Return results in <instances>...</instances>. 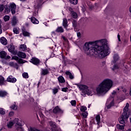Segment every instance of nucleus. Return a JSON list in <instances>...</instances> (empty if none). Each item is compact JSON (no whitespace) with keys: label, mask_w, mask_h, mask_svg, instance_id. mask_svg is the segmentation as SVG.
<instances>
[{"label":"nucleus","mask_w":131,"mask_h":131,"mask_svg":"<svg viewBox=\"0 0 131 131\" xmlns=\"http://www.w3.org/2000/svg\"><path fill=\"white\" fill-rule=\"evenodd\" d=\"M83 50L88 56L97 55L102 58L109 55V46L106 39H102L95 42H86L84 45Z\"/></svg>","instance_id":"nucleus-1"},{"label":"nucleus","mask_w":131,"mask_h":131,"mask_svg":"<svg viewBox=\"0 0 131 131\" xmlns=\"http://www.w3.org/2000/svg\"><path fill=\"white\" fill-rule=\"evenodd\" d=\"M113 86V81L110 79H104L102 81L96 88L95 90L93 89H89V87L85 92H83L82 96H93V95H97V96H105L107 93L111 90Z\"/></svg>","instance_id":"nucleus-2"},{"label":"nucleus","mask_w":131,"mask_h":131,"mask_svg":"<svg viewBox=\"0 0 131 131\" xmlns=\"http://www.w3.org/2000/svg\"><path fill=\"white\" fill-rule=\"evenodd\" d=\"M129 106V104L128 103H127L123 109L124 112L122 113V115L121 116V117L119 119V121L120 123H121V124H123V123H124V122H125V120L128 119V116L127 115V111H128Z\"/></svg>","instance_id":"nucleus-3"},{"label":"nucleus","mask_w":131,"mask_h":131,"mask_svg":"<svg viewBox=\"0 0 131 131\" xmlns=\"http://www.w3.org/2000/svg\"><path fill=\"white\" fill-rule=\"evenodd\" d=\"M15 124V127L17 129H22L21 123H19V119H15L13 121H10L7 123V127L8 128H12V126Z\"/></svg>","instance_id":"nucleus-4"},{"label":"nucleus","mask_w":131,"mask_h":131,"mask_svg":"<svg viewBox=\"0 0 131 131\" xmlns=\"http://www.w3.org/2000/svg\"><path fill=\"white\" fill-rule=\"evenodd\" d=\"M16 4L15 3H11L9 5V7H6L5 8V12L7 13H10L11 11V13L13 15L16 13Z\"/></svg>","instance_id":"nucleus-5"},{"label":"nucleus","mask_w":131,"mask_h":131,"mask_svg":"<svg viewBox=\"0 0 131 131\" xmlns=\"http://www.w3.org/2000/svg\"><path fill=\"white\" fill-rule=\"evenodd\" d=\"M114 96H111L109 97V98L107 99V102L109 103L110 102V103L107 106L106 108L107 109H110L112 106H114Z\"/></svg>","instance_id":"nucleus-6"},{"label":"nucleus","mask_w":131,"mask_h":131,"mask_svg":"<svg viewBox=\"0 0 131 131\" xmlns=\"http://www.w3.org/2000/svg\"><path fill=\"white\" fill-rule=\"evenodd\" d=\"M77 88L79 89L80 91H82L81 95L82 96L83 92H86V90L89 89V86L83 84H76Z\"/></svg>","instance_id":"nucleus-7"},{"label":"nucleus","mask_w":131,"mask_h":131,"mask_svg":"<svg viewBox=\"0 0 131 131\" xmlns=\"http://www.w3.org/2000/svg\"><path fill=\"white\" fill-rule=\"evenodd\" d=\"M12 60H15V61H17L19 64H24L25 62H26L25 60L19 58L17 56H14L12 57Z\"/></svg>","instance_id":"nucleus-8"},{"label":"nucleus","mask_w":131,"mask_h":131,"mask_svg":"<svg viewBox=\"0 0 131 131\" xmlns=\"http://www.w3.org/2000/svg\"><path fill=\"white\" fill-rule=\"evenodd\" d=\"M30 62L34 65H38L39 64V59L35 57H33L31 59Z\"/></svg>","instance_id":"nucleus-9"},{"label":"nucleus","mask_w":131,"mask_h":131,"mask_svg":"<svg viewBox=\"0 0 131 131\" xmlns=\"http://www.w3.org/2000/svg\"><path fill=\"white\" fill-rule=\"evenodd\" d=\"M17 23H18V19H17V17L16 16H13L11 18V25L12 26H15V25H17Z\"/></svg>","instance_id":"nucleus-10"},{"label":"nucleus","mask_w":131,"mask_h":131,"mask_svg":"<svg viewBox=\"0 0 131 131\" xmlns=\"http://www.w3.org/2000/svg\"><path fill=\"white\" fill-rule=\"evenodd\" d=\"M7 81H8V82H12L13 83H15V82L17 81V79H16L14 77H13L12 76H9L7 78Z\"/></svg>","instance_id":"nucleus-11"},{"label":"nucleus","mask_w":131,"mask_h":131,"mask_svg":"<svg viewBox=\"0 0 131 131\" xmlns=\"http://www.w3.org/2000/svg\"><path fill=\"white\" fill-rule=\"evenodd\" d=\"M62 25L64 28L67 30V28L68 27V21L67 20V18H64L63 19Z\"/></svg>","instance_id":"nucleus-12"},{"label":"nucleus","mask_w":131,"mask_h":131,"mask_svg":"<svg viewBox=\"0 0 131 131\" xmlns=\"http://www.w3.org/2000/svg\"><path fill=\"white\" fill-rule=\"evenodd\" d=\"M0 41L1 43L4 46H7V45H8V40L4 37L1 38Z\"/></svg>","instance_id":"nucleus-13"},{"label":"nucleus","mask_w":131,"mask_h":131,"mask_svg":"<svg viewBox=\"0 0 131 131\" xmlns=\"http://www.w3.org/2000/svg\"><path fill=\"white\" fill-rule=\"evenodd\" d=\"M53 113H63V111H62L58 106L55 107L53 109Z\"/></svg>","instance_id":"nucleus-14"},{"label":"nucleus","mask_w":131,"mask_h":131,"mask_svg":"<svg viewBox=\"0 0 131 131\" xmlns=\"http://www.w3.org/2000/svg\"><path fill=\"white\" fill-rule=\"evenodd\" d=\"M17 55L19 58H22L23 59H25V58H26V54L24 52H19Z\"/></svg>","instance_id":"nucleus-15"},{"label":"nucleus","mask_w":131,"mask_h":131,"mask_svg":"<svg viewBox=\"0 0 131 131\" xmlns=\"http://www.w3.org/2000/svg\"><path fill=\"white\" fill-rule=\"evenodd\" d=\"M9 65L11 67H13V68H16L17 69L19 68V66H18V64L17 63H14V62H9Z\"/></svg>","instance_id":"nucleus-16"},{"label":"nucleus","mask_w":131,"mask_h":131,"mask_svg":"<svg viewBox=\"0 0 131 131\" xmlns=\"http://www.w3.org/2000/svg\"><path fill=\"white\" fill-rule=\"evenodd\" d=\"M7 56V52L5 51H1L0 52V58L4 59V58H6Z\"/></svg>","instance_id":"nucleus-17"},{"label":"nucleus","mask_w":131,"mask_h":131,"mask_svg":"<svg viewBox=\"0 0 131 131\" xmlns=\"http://www.w3.org/2000/svg\"><path fill=\"white\" fill-rule=\"evenodd\" d=\"M113 58H114V60L113 61V62L114 63H116V61L119 60V56L117 54H114Z\"/></svg>","instance_id":"nucleus-18"},{"label":"nucleus","mask_w":131,"mask_h":131,"mask_svg":"<svg viewBox=\"0 0 131 131\" xmlns=\"http://www.w3.org/2000/svg\"><path fill=\"white\" fill-rule=\"evenodd\" d=\"M58 80L60 83H64L65 82V79L62 76H60L58 77Z\"/></svg>","instance_id":"nucleus-19"},{"label":"nucleus","mask_w":131,"mask_h":131,"mask_svg":"<svg viewBox=\"0 0 131 131\" xmlns=\"http://www.w3.org/2000/svg\"><path fill=\"white\" fill-rule=\"evenodd\" d=\"M31 21L33 24H38L39 21L35 17L31 18Z\"/></svg>","instance_id":"nucleus-20"},{"label":"nucleus","mask_w":131,"mask_h":131,"mask_svg":"<svg viewBox=\"0 0 131 131\" xmlns=\"http://www.w3.org/2000/svg\"><path fill=\"white\" fill-rule=\"evenodd\" d=\"M56 32H58L59 33H62L64 32V29L62 27H58L56 30Z\"/></svg>","instance_id":"nucleus-21"},{"label":"nucleus","mask_w":131,"mask_h":131,"mask_svg":"<svg viewBox=\"0 0 131 131\" xmlns=\"http://www.w3.org/2000/svg\"><path fill=\"white\" fill-rule=\"evenodd\" d=\"M50 72H49V70L48 69H42L41 74L42 75H47V74H49Z\"/></svg>","instance_id":"nucleus-22"},{"label":"nucleus","mask_w":131,"mask_h":131,"mask_svg":"<svg viewBox=\"0 0 131 131\" xmlns=\"http://www.w3.org/2000/svg\"><path fill=\"white\" fill-rule=\"evenodd\" d=\"M8 51L10 53H14V51H15V47L14 46L10 45V47L8 48Z\"/></svg>","instance_id":"nucleus-23"},{"label":"nucleus","mask_w":131,"mask_h":131,"mask_svg":"<svg viewBox=\"0 0 131 131\" xmlns=\"http://www.w3.org/2000/svg\"><path fill=\"white\" fill-rule=\"evenodd\" d=\"M7 96V92L6 91H0V97H5Z\"/></svg>","instance_id":"nucleus-24"},{"label":"nucleus","mask_w":131,"mask_h":131,"mask_svg":"<svg viewBox=\"0 0 131 131\" xmlns=\"http://www.w3.org/2000/svg\"><path fill=\"white\" fill-rule=\"evenodd\" d=\"M96 120L97 122V124H99L100 121L101 120V117H100V115H98L96 117Z\"/></svg>","instance_id":"nucleus-25"},{"label":"nucleus","mask_w":131,"mask_h":131,"mask_svg":"<svg viewBox=\"0 0 131 131\" xmlns=\"http://www.w3.org/2000/svg\"><path fill=\"white\" fill-rule=\"evenodd\" d=\"M81 115L84 117V118H86L88 117V115L89 114L86 112H83V113H81Z\"/></svg>","instance_id":"nucleus-26"},{"label":"nucleus","mask_w":131,"mask_h":131,"mask_svg":"<svg viewBox=\"0 0 131 131\" xmlns=\"http://www.w3.org/2000/svg\"><path fill=\"white\" fill-rule=\"evenodd\" d=\"M23 34L24 36H29L30 35V33L26 31H23Z\"/></svg>","instance_id":"nucleus-27"},{"label":"nucleus","mask_w":131,"mask_h":131,"mask_svg":"<svg viewBox=\"0 0 131 131\" xmlns=\"http://www.w3.org/2000/svg\"><path fill=\"white\" fill-rule=\"evenodd\" d=\"M13 32H14V33H15V34H19V28H14L13 29Z\"/></svg>","instance_id":"nucleus-28"},{"label":"nucleus","mask_w":131,"mask_h":131,"mask_svg":"<svg viewBox=\"0 0 131 131\" xmlns=\"http://www.w3.org/2000/svg\"><path fill=\"white\" fill-rule=\"evenodd\" d=\"M117 128L118 129H124V126H123V125L117 124Z\"/></svg>","instance_id":"nucleus-29"},{"label":"nucleus","mask_w":131,"mask_h":131,"mask_svg":"<svg viewBox=\"0 0 131 131\" xmlns=\"http://www.w3.org/2000/svg\"><path fill=\"white\" fill-rule=\"evenodd\" d=\"M0 114L1 115H5L6 114V110L3 108H0Z\"/></svg>","instance_id":"nucleus-30"},{"label":"nucleus","mask_w":131,"mask_h":131,"mask_svg":"<svg viewBox=\"0 0 131 131\" xmlns=\"http://www.w3.org/2000/svg\"><path fill=\"white\" fill-rule=\"evenodd\" d=\"M20 49L21 50V51H25V50H26L27 49V47H26V45L23 44L21 45H20Z\"/></svg>","instance_id":"nucleus-31"},{"label":"nucleus","mask_w":131,"mask_h":131,"mask_svg":"<svg viewBox=\"0 0 131 131\" xmlns=\"http://www.w3.org/2000/svg\"><path fill=\"white\" fill-rule=\"evenodd\" d=\"M80 110L81 113H82L83 112H85V111L86 110V107L82 106H81Z\"/></svg>","instance_id":"nucleus-32"},{"label":"nucleus","mask_w":131,"mask_h":131,"mask_svg":"<svg viewBox=\"0 0 131 131\" xmlns=\"http://www.w3.org/2000/svg\"><path fill=\"white\" fill-rule=\"evenodd\" d=\"M49 124L51 126H52V127H54V128L56 127V123L53 121L50 122Z\"/></svg>","instance_id":"nucleus-33"},{"label":"nucleus","mask_w":131,"mask_h":131,"mask_svg":"<svg viewBox=\"0 0 131 131\" xmlns=\"http://www.w3.org/2000/svg\"><path fill=\"white\" fill-rule=\"evenodd\" d=\"M4 21H5V22L9 21V20H10V16H9V15L5 16L4 17Z\"/></svg>","instance_id":"nucleus-34"},{"label":"nucleus","mask_w":131,"mask_h":131,"mask_svg":"<svg viewBox=\"0 0 131 131\" xmlns=\"http://www.w3.org/2000/svg\"><path fill=\"white\" fill-rule=\"evenodd\" d=\"M71 4L72 5H77L78 1L77 0H69Z\"/></svg>","instance_id":"nucleus-35"},{"label":"nucleus","mask_w":131,"mask_h":131,"mask_svg":"<svg viewBox=\"0 0 131 131\" xmlns=\"http://www.w3.org/2000/svg\"><path fill=\"white\" fill-rule=\"evenodd\" d=\"M5 10V5L0 4V12H3Z\"/></svg>","instance_id":"nucleus-36"},{"label":"nucleus","mask_w":131,"mask_h":131,"mask_svg":"<svg viewBox=\"0 0 131 131\" xmlns=\"http://www.w3.org/2000/svg\"><path fill=\"white\" fill-rule=\"evenodd\" d=\"M5 81V79L3 76H0V84H3Z\"/></svg>","instance_id":"nucleus-37"},{"label":"nucleus","mask_w":131,"mask_h":131,"mask_svg":"<svg viewBox=\"0 0 131 131\" xmlns=\"http://www.w3.org/2000/svg\"><path fill=\"white\" fill-rule=\"evenodd\" d=\"M52 91H53V93L54 94V95H56V94H57V93H58V89L55 88L52 89Z\"/></svg>","instance_id":"nucleus-38"},{"label":"nucleus","mask_w":131,"mask_h":131,"mask_svg":"<svg viewBox=\"0 0 131 131\" xmlns=\"http://www.w3.org/2000/svg\"><path fill=\"white\" fill-rule=\"evenodd\" d=\"M72 24L73 27H76V26H77V21L75 20H73L72 21Z\"/></svg>","instance_id":"nucleus-39"},{"label":"nucleus","mask_w":131,"mask_h":131,"mask_svg":"<svg viewBox=\"0 0 131 131\" xmlns=\"http://www.w3.org/2000/svg\"><path fill=\"white\" fill-rule=\"evenodd\" d=\"M71 14L72 17H73L75 19H76V18H77V13H76V12H74Z\"/></svg>","instance_id":"nucleus-40"},{"label":"nucleus","mask_w":131,"mask_h":131,"mask_svg":"<svg viewBox=\"0 0 131 131\" xmlns=\"http://www.w3.org/2000/svg\"><path fill=\"white\" fill-rule=\"evenodd\" d=\"M23 77H24V78H28V77H29L28 73H24L23 74Z\"/></svg>","instance_id":"nucleus-41"},{"label":"nucleus","mask_w":131,"mask_h":131,"mask_svg":"<svg viewBox=\"0 0 131 131\" xmlns=\"http://www.w3.org/2000/svg\"><path fill=\"white\" fill-rule=\"evenodd\" d=\"M71 104L72 106H76V101H75V100H72L71 101Z\"/></svg>","instance_id":"nucleus-42"},{"label":"nucleus","mask_w":131,"mask_h":131,"mask_svg":"<svg viewBox=\"0 0 131 131\" xmlns=\"http://www.w3.org/2000/svg\"><path fill=\"white\" fill-rule=\"evenodd\" d=\"M118 68H119V67L117 64H115L112 69V70L114 71L116 69H118Z\"/></svg>","instance_id":"nucleus-43"},{"label":"nucleus","mask_w":131,"mask_h":131,"mask_svg":"<svg viewBox=\"0 0 131 131\" xmlns=\"http://www.w3.org/2000/svg\"><path fill=\"white\" fill-rule=\"evenodd\" d=\"M10 108H11V109H13V110H17V105H16L15 104H13L10 107Z\"/></svg>","instance_id":"nucleus-44"},{"label":"nucleus","mask_w":131,"mask_h":131,"mask_svg":"<svg viewBox=\"0 0 131 131\" xmlns=\"http://www.w3.org/2000/svg\"><path fill=\"white\" fill-rule=\"evenodd\" d=\"M66 74L67 75H69V77H70L71 75H72V74H71V73H70V72H69V71H67V72H66Z\"/></svg>","instance_id":"nucleus-45"},{"label":"nucleus","mask_w":131,"mask_h":131,"mask_svg":"<svg viewBox=\"0 0 131 131\" xmlns=\"http://www.w3.org/2000/svg\"><path fill=\"white\" fill-rule=\"evenodd\" d=\"M121 91V89L120 88H117V89L115 90V91L117 93H119Z\"/></svg>","instance_id":"nucleus-46"},{"label":"nucleus","mask_w":131,"mask_h":131,"mask_svg":"<svg viewBox=\"0 0 131 131\" xmlns=\"http://www.w3.org/2000/svg\"><path fill=\"white\" fill-rule=\"evenodd\" d=\"M67 90H68V88H63L62 89V91L64 92L65 93H66V92H67Z\"/></svg>","instance_id":"nucleus-47"},{"label":"nucleus","mask_w":131,"mask_h":131,"mask_svg":"<svg viewBox=\"0 0 131 131\" xmlns=\"http://www.w3.org/2000/svg\"><path fill=\"white\" fill-rule=\"evenodd\" d=\"M69 10L70 11V12H71V14H72V13H73L74 12L73 11V9L71 7L69 8Z\"/></svg>","instance_id":"nucleus-48"},{"label":"nucleus","mask_w":131,"mask_h":131,"mask_svg":"<svg viewBox=\"0 0 131 131\" xmlns=\"http://www.w3.org/2000/svg\"><path fill=\"white\" fill-rule=\"evenodd\" d=\"M13 115H14V112H10L9 113V116H13Z\"/></svg>","instance_id":"nucleus-49"},{"label":"nucleus","mask_w":131,"mask_h":131,"mask_svg":"<svg viewBox=\"0 0 131 131\" xmlns=\"http://www.w3.org/2000/svg\"><path fill=\"white\" fill-rule=\"evenodd\" d=\"M116 94H117V93L116 91L115 90V91H113V92L112 93V95H113V96H115V95H116Z\"/></svg>","instance_id":"nucleus-50"},{"label":"nucleus","mask_w":131,"mask_h":131,"mask_svg":"<svg viewBox=\"0 0 131 131\" xmlns=\"http://www.w3.org/2000/svg\"><path fill=\"white\" fill-rule=\"evenodd\" d=\"M117 38H118V39L119 41H121V40H120V35H119V34H118Z\"/></svg>","instance_id":"nucleus-51"},{"label":"nucleus","mask_w":131,"mask_h":131,"mask_svg":"<svg viewBox=\"0 0 131 131\" xmlns=\"http://www.w3.org/2000/svg\"><path fill=\"white\" fill-rule=\"evenodd\" d=\"M69 78H70V79H73L74 78V77L73 76V75H71Z\"/></svg>","instance_id":"nucleus-52"},{"label":"nucleus","mask_w":131,"mask_h":131,"mask_svg":"<svg viewBox=\"0 0 131 131\" xmlns=\"http://www.w3.org/2000/svg\"><path fill=\"white\" fill-rule=\"evenodd\" d=\"M126 89L124 88L123 89L122 91L123 92V93H126Z\"/></svg>","instance_id":"nucleus-53"},{"label":"nucleus","mask_w":131,"mask_h":131,"mask_svg":"<svg viewBox=\"0 0 131 131\" xmlns=\"http://www.w3.org/2000/svg\"><path fill=\"white\" fill-rule=\"evenodd\" d=\"M77 35L78 37H80V33L79 32L77 33Z\"/></svg>","instance_id":"nucleus-54"},{"label":"nucleus","mask_w":131,"mask_h":131,"mask_svg":"<svg viewBox=\"0 0 131 131\" xmlns=\"http://www.w3.org/2000/svg\"><path fill=\"white\" fill-rule=\"evenodd\" d=\"M40 117L43 118V115L42 114H40Z\"/></svg>","instance_id":"nucleus-55"},{"label":"nucleus","mask_w":131,"mask_h":131,"mask_svg":"<svg viewBox=\"0 0 131 131\" xmlns=\"http://www.w3.org/2000/svg\"><path fill=\"white\" fill-rule=\"evenodd\" d=\"M33 16H36L37 15V12H34L33 13Z\"/></svg>","instance_id":"nucleus-56"},{"label":"nucleus","mask_w":131,"mask_h":131,"mask_svg":"<svg viewBox=\"0 0 131 131\" xmlns=\"http://www.w3.org/2000/svg\"><path fill=\"white\" fill-rule=\"evenodd\" d=\"M11 58V56H6V59H10Z\"/></svg>","instance_id":"nucleus-57"},{"label":"nucleus","mask_w":131,"mask_h":131,"mask_svg":"<svg viewBox=\"0 0 131 131\" xmlns=\"http://www.w3.org/2000/svg\"><path fill=\"white\" fill-rule=\"evenodd\" d=\"M52 130L53 131H58V129H57V128H52Z\"/></svg>","instance_id":"nucleus-58"},{"label":"nucleus","mask_w":131,"mask_h":131,"mask_svg":"<svg viewBox=\"0 0 131 131\" xmlns=\"http://www.w3.org/2000/svg\"><path fill=\"white\" fill-rule=\"evenodd\" d=\"M63 39H64L65 41L67 40V39L64 36L62 37Z\"/></svg>","instance_id":"nucleus-59"},{"label":"nucleus","mask_w":131,"mask_h":131,"mask_svg":"<svg viewBox=\"0 0 131 131\" xmlns=\"http://www.w3.org/2000/svg\"><path fill=\"white\" fill-rule=\"evenodd\" d=\"M2 33H3V30L0 29V34H2Z\"/></svg>","instance_id":"nucleus-60"},{"label":"nucleus","mask_w":131,"mask_h":131,"mask_svg":"<svg viewBox=\"0 0 131 131\" xmlns=\"http://www.w3.org/2000/svg\"><path fill=\"white\" fill-rule=\"evenodd\" d=\"M20 2H26V0H20Z\"/></svg>","instance_id":"nucleus-61"},{"label":"nucleus","mask_w":131,"mask_h":131,"mask_svg":"<svg viewBox=\"0 0 131 131\" xmlns=\"http://www.w3.org/2000/svg\"><path fill=\"white\" fill-rule=\"evenodd\" d=\"M127 131H131V129H128Z\"/></svg>","instance_id":"nucleus-62"},{"label":"nucleus","mask_w":131,"mask_h":131,"mask_svg":"<svg viewBox=\"0 0 131 131\" xmlns=\"http://www.w3.org/2000/svg\"><path fill=\"white\" fill-rule=\"evenodd\" d=\"M95 6H98V4L97 3H96Z\"/></svg>","instance_id":"nucleus-63"},{"label":"nucleus","mask_w":131,"mask_h":131,"mask_svg":"<svg viewBox=\"0 0 131 131\" xmlns=\"http://www.w3.org/2000/svg\"><path fill=\"white\" fill-rule=\"evenodd\" d=\"M126 96L127 97L128 96V93L126 94Z\"/></svg>","instance_id":"nucleus-64"}]
</instances>
